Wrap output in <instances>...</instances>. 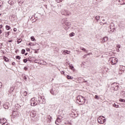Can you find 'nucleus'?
I'll list each match as a JSON object with an SVG mask.
<instances>
[{"label":"nucleus","mask_w":125,"mask_h":125,"mask_svg":"<svg viewBox=\"0 0 125 125\" xmlns=\"http://www.w3.org/2000/svg\"><path fill=\"white\" fill-rule=\"evenodd\" d=\"M111 87H113L114 90H118L119 89V83H113L111 84Z\"/></svg>","instance_id":"obj_4"},{"label":"nucleus","mask_w":125,"mask_h":125,"mask_svg":"<svg viewBox=\"0 0 125 125\" xmlns=\"http://www.w3.org/2000/svg\"><path fill=\"white\" fill-rule=\"evenodd\" d=\"M98 122L99 124H102V121L100 118L98 119Z\"/></svg>","instance_id":"obj_25"},{"label":"nucleus","mask_w":125,"mask_h":125,"mask_svg":"<svg viewBox=\"0 0 125 125\" xmlns=\"http://www.w3.org/2000/svg\"><path fill=\"white\" fill-rule=\"evenodd\" d=\"M84 83H87V81H84Z\"/></svg>","instance_id":"obj_62"},{"label":"nucleus","mask_w":125,"mask_h":125,"mask_svg":"<svg viewBox=\"0 0 125 125\" xmlns=\"http://www.w3.org/2000/svg\"><path fill=\"white\" fill-rule=\"evenodd\" d=\"M26 51H30V49L27 48L26 49Z\"/></svg>","instance_id":"obj_47"},{"label":"nucleus","mask_w":125,"mask_h":125,"mask_svg":"<svg viewBox=\"0 0 125 125\" xmlns=\"http://www.w3.org/2000/svg\"><path fill=\"white\" fill-rule=\"evenodd\" d=\"M66 78L68 80H73V79H74V77L69 75H67Z\"/></svg>","instance_id":"obj_15"},{"label":"nucleus","mask_w":125,"mask_h":125,"mask_svg":"<svg viewBox=\"0 0 125 125\" xmlns=\"http://www.w3.org/2000/svg\"><path fill=\"white\" fill-rule=\"evenodd\" d=\"M25 52H26V50H25V49L21 50V54H25Z\"/></svg>","instance_id":"obj_26"},{"label":"nucleus","mask_w":125,"mask_h":125,"mask_svg":"<svg viewBox=\"0 0 125 125\" xmlns=\"http://www.w3.org/2000/svg\"><path fill=\"white\" fill-rule=\"evenodd\" d=\"M10 90L11 91V92H12V91H13V90H14V87H13L11 88Z\"/></svg>","instance_id":"obj_41"},{"label":"nucleus","mask_w":125,"mask_h":125,"mask_svg":"<svg viewBox=\"0 0 125 125\" xmlns=\"http://www.w3.org/2000/svg\"><path fill=\"white\" fill-rule=\"evenodd\" d=\"M5 61L7 62L8 61V59L6 58V59H5Z\"/></svg>","instance_id":"obj_51"},{"label":"nucleus","mask_w":125,"mask_h":125,"mask_svg":"<svg viewBox=\"0 0 125 125\" xmlns=\"http://www.w3.org/2000/svg\"><path fill=\"white\" fill-rule=\"evenodd\" d=\"M95 19H96V20L97 21H98L99 20V19H100V16H96Z\"/></svg>","instance_id":"obj_21"},{"label":"nucleus","mask_w":125,"mask_h":125,"mask_svg":"<svg viewBox=\"0 0 125 125\" xmlns=\"http://www.w3.org/2000/svg\"><path fill=\"white\" fill-rule=\"evenodd\" d=\"M38 102L40 104H45V99H44V98H42V96L39 97Z\"/></svg>","instance_id":"obj_2"},{"label":"nucleus","mask_w":125,"mask_h":125,"mask_svg":"<svg viewBox=\"0 0 125 125\" xmlns=\"http://www.w3.org/2000/svg\"><path fill=\"white\" fill-rule=\"evenodd\" d=\"M64 24L65 25H66V26H68V28H70V27H71V22L65 21L64 22Z\"/></svg>","instance_id":"obj_12"},{"label":"nucleus","mask_w":125,"mask_h":125,"mask_svg":"<svg viewBox=\"0 0 125 125\" xmlns=\"http://www.w3.org/2000/svg\"><path fill=\"white\" fill-rule=\"evenodd\" d=\"M69 69H71V70L74 69V66L72 65H69Z\"/></svg>","instance_id":"obj_30"},{"label":"nucleus","mask_w":125,"mask_h":125,"mask_svg":"<svg viewBox=\"0 0 125 125\" xmlns=\"http://www.w3.org/2000/svg\"><path fill=\"white\" fill-rule=\"evenodd\" d=\"M28 61L27 60V59H23V62H24V63H27V62Z\"/></svg>","instance_id":"obj_39"},{"label":"nucleus","mask_w":125,"mask_h":125,"mask_svg":"<svg viewBox=\"0 0 125 125\" xmlns=\"http://www.w3.org/2000/svg\"><path fill=\"white\" fill-rule=\"evenodd\" d=\"M2 33V30H1V29H0V34H1Z\"/></svg>","instance_id":"obj_54"},{"label":"nucleus","mask_w":125,"mask_h":125,"mask_svg":"<svg viewBox=\"0 0 125 125\" xmlns=\"http://www.w3.org/2000/svg\"><path fill=\"white\" fill-rule=\"evenodd\" d=\"M17 112H14L13 113V116H14V115H15V114H16Z\"/></svg>","instance_id":"obj_49"},{"label":"nucleus","mask_w":125,"mask_h":125,"mask_svg":"<svg viewBox=\"0 0 125 125\" xmlns=\"http://www.w3.org/2000/svg\"><path fill=\"white\" fill-rule=\"evenodd\" d=\"M105 122H106V119H104V120L102 121V124H104V123H105Z\"/></svg>","instance_id":"obj_43"},{"label":"nucleus","mask_w":125,"mask_h":125,"mask_svg":"<svg viewBox=\"0 0 125 125\" xmlns=\"http://www.w3.org/2000/svg\"><path fill=\"white\" fill-rule=\"evenodd\" d=\"M31 40L33 42H35V41H36V39H35V37H34V36H32L30 38Z\"/></svg>","instance_id":"obj_22"},{"label":"nucleus","mask_w":125,"mask_h":125,"mask_svg":"<svg viewBox=\"0 0 125 125\" xmlns=\"http://www.w3.org/2000/svg\"><path fill=\"white\" fill-rule=\"evenodd\" d=\"M24 55H25V56H26V55H28V53H26L24 54Z\"/></svg>","instance_id":"obj_57"},{"label":"nucleus","mask_w":125,"mask_h":125,"mask_svg":"<svg viewBox=\"0 0 125 125\" xmlns=\"http://www.w3.org/2000/svg\"><path fill=\"white\" fill-rule=\"evenodd\" d=\"M58 92H59V91L58 90L56 89V90H52L50 91V93L52 94L53 95H57L58 94Z\"/></svg>","instance_id":"obj_7"},{"label":"nucleus","mask_w":125,"mask_h":125,"mask_svg":"<svg viewBox=\"0 0 125 125\" xmlns=\"http://www.w3.org/2000/svg\"><path fill=\"white\" fill-rule=\"evenodd\" d=\"M16 59H18L19 60H20V59H21V57H20L19 56H16Z\"/></svg>","instance_id":"obj_29"},{"label":"nucleus","mask_w":125,"mask_h":125,"mask_svg":"<svg viewBox=\"0 0 125 125\" xmlns=\"http://www.w3.org/2000/svg\"><path fill=\"white\" fill-rule=\"evenodd\" d=\"M6 29L8 30H10V29H11V27H10V26L8 25H6Z\"/></svg>","instance_id":"obj_24"},{"label":"nucleus","mask_w":125,"mask_h":125,"mask_svg":"<svg viewBox=\"0 0 125 125\" xmlns=\"http://www.w3.org/2000/svg\"><path fill=\"white\" fill-rule=\"evenodd\" d=\"M32 45H36V44H33V43H32Z\"/></svg>","instance_id":"obj_63"},{"label":"nucleus","mask_w":125,"mask_h":125,"mask_svg":"<svg viewBox=\"0 0 125 125\" xmlns=\"http://www.w3.org/2000/svg\"><path fill=\"white\" fill-rule=\"evenodd\" d=\"M113 106H114L115 108H119V105L115 104H113Z\"/></svg>","instance_id":"obj_34"},{"label":"nucleus","mask_w":125,"mask_h":125,"mask_svg":"<svg viewBox=\"0 0 125 125\" xmlns=\"http://www.w3.org/2000/svg\"><path fill=\"white\" fill-rule=\"evenodd\" d=\"M61 117V116H59L58 117V118L56 120L55 124L56 125H59V123L61 122L62 120H61V119H60Z\"/></svg>","instance_id":"obj_8"},{"label":"nucleus","mask_w":125,"mask_h":125,"mask_svg":"<svg viewBox=\"0 0 125 125\" xmlns=\"http://www.w3.org/2000/svg\"><path fill=\"white\" fill-rule=\"evenodd\" d=\"M9 36V32H7V33H6L5 34V37L6 38H7V37H8Z\"/></svg>","instance_id":"obj_31"},{"label":"nucleus","mask_w":125,"mask_h":125,"mask_svg":"<svg viewBox=\"0 0 125 125\" xmlns=\"http://www.w3.org/2000/svg\"><path fill=\"white\" fill-rule=\"evenodd\" d=\"M69 53H70V51L68 50H64L63 52V54H69Z\"/></svg>","instance_id":"obj_16"},{"label":"nucleus","mask_w":125,"mask_h":125,"mask_svg":"<svg viewBox=\"0 0 125 125\" xmlns=\"http://www.w3.org/2000/svg\"><path fill=\"white\" fill-rule=\"evenodd\" d=\"M119 101L120 102H123V103H125V99H120Z\"/></svg>","instance_id":"obj_23"},{"label":"nucleus","mask_w":125,"mask_h":125,"mask_svg":"<svg viewBox=\"0 0 125 125\" xmlns=\"http://www.w3.org/2000/svg\"><path fill=\"white\" fill-rule=\"evenodd\" d=\"M23 95L24 96H27V95H28V92H27L26 91H24L23 92Z\"/></svg>","instance_id":"obj_18"},{"label":"nucleus","mask_w":125,"mask_h":125,"mask_svg":"<svg viewBox=\"0 0 125 125\" xmlns=\"http://www.w3.org/2000/svg\"><path fill=\"white\" fill-rule=\"evenodd\" d=\"M19 2H20V3H23V2L19 0Z\"/></svg>","instance_id":"obj_55"},{"label":"nucleus","mask_w":125,"mask_h":125,"mask_svg":"<svg viewBox=\"0 0 125 125\" xmlns=\"http://www.w3.org/2000/svg\"><path fill=\"white\" fill-rule=\"evenodd\" d=\"M61 74H65V72L64 71H61Z\"/></svg>","instance_id":"obj_44"},{"label":"nucleus","mask_w":125,"mask_h":125,"mask_svg":"<svg viewBox=\"0 0 125 125\" xmlns=\"http://www.w3.org/2000/svg\"><path fill=\"white\" fill-rule=\"evenodd\" d=\"M52 120V117L50 116V115H48L47 116L46 122L48 124H50L51 122V120Z\"/></svg>","instance_id":"obj_9"},{"label":"nucleus","mask_w":125,"mask_h":125,"mask_svg":"<svg viewBox=\"0 0 125 125\" xmlns=\"http://www.w3.org/2000/svg\"><path fill=\"white\" fill-rule=\"evenodd\" d=\"M100 25H103V24H103V23H102V22H100Z\"/></svg>","instance_id":"obj_61"},{"label":"nucleus","mask_w":125,"mask_h":125,"mask_svg":"<svg viewBox=\"0 0 125 125\" xmlns=\"http://www.w3.org/2000/svg\"><path fill=\"white\" fill-rule=\"evenodd\" d=\"M16 31H17V28H14V32H16Z\"/></svg>","instance_id":"obj_48"},{"label":"nucleus","mask_w":125,"mask_h":125,"mask_svg":"<svg viewBox=\"0 0 125 125\" xmlns=\"http://www.w3.org/2000/svg\"><path fill=\"white\" fill-rule=\"evenodd\" d=\"M107 41H108V37H104L102 40V42H107Z\"/></svg>","instance_id":"obj_10"},{"label":"nucleus","mask_w":125,"mask_h":125,"mask_svg":"<svg viewBox=\"0 0 125 125\" xmlns=\"http://www.w3.org/2000/svg\"><path fill=\"white\" fill-rule=\"evenodd\" d=\"M22 42V39H19L18 40V41H17V42H18V44H19V43H20V42Z\"/></svg>","instance_id":"obj_28"},{"label":"nucleus","mask_w":125,"mask_h":125,"mask_svg":"<svg viewBox=\"0 0 125 125\" xmlns=\"http://www.w3.org/2000/svg\"><path fill=\"white\" fill-rule=\"evenodd\" d=\"M87 55H92V53H88L87 54L85 55V56H87Z\"/></svg>","instance_id":"obj_37"},{"label":"nucleus","mask_w":125,"mask_h":125,"mask_svg":"<svg viewBox=\"0 0 125 125\" xmlns=\"http://www.w3.org/2000/svg\"><path fill=\"white\" fill-rule=\"evenodd\" d=\"M12 65H15V62H12Z\"/></svg>","instance_id":"obj_58"},{"label":"nucleus","mask_w":125,"mask_h":125,"mask_svg":"<svg viewBox=\"0 0 125 125\" xmlns=\"http://www.w3.org/2000/svg\"><path fill=\"white\" fill-rule=\"evenodd\" d=\"M64 124H65V125H69V124H70V123H69V122H68L65 123Z\"/></svg>","instance_id":"obj_50"},{"label":"nucleus","mask_w":125,"mask_h":125,"mask_svg":"<svg viewBox=\"0 0 125 125\" xmlns=\"http://www.w3.org/2000/svg\"><path fill=\"white\" fill-rule=\"evenodd\" d=\"M112 65H116L118 63V59L117 58H112L110 59Z\"/></svg>","instance_id":"obj_3"},{"label":"nucleus","mask_w":125,"mask_h":125,"mask_svg":"<svg viewBox=\"0 0 125 125\" xmlns=\"http://www.w3.org/2000/svg\"><path fill=\"white\" fill-rule=\"evenodd\" d=\"M70 37H74L75 36V33L74 32H72L69 34Z\"/></svg>","instance_id":"obj_27"},{"label":"nucleus","mask_w":125,"mask_h":125,"mask_svg":"<svg viewBox=\"0 0 125 125\" xmlns=\"http://www.w3.org/2000/svg\"><path fill=\"white\" fill-rule=\"evenodd\" d=\"M104 24H107V22H105L104 23H103V25H104Z\"/></svg>","instance_id":"obj_64"},{"label":"nucleus","mask_w":125,"mask_h":125,"mask_svg":"<svg viewBox=\"0 0 125 125\" xmlns=\"http://www.w3.org/2000/svg\"><path fill=\"white\" fill-rule=\"evenodd\" d=\"M32 44H33V43H29L28 44V45H32Z\"/></svg>","instance_id":"obj_53"},{"label":"nucleus","mask_w":125,"mask_h":125,"mask_svg":"<svg viewBox=\"0 0 125 125\" xmlns=\"http://www.w3.org/2000/svg\"><path fill=\"white\" fill-rule=\"evenodd\" d=\"M117 52H120V49H117Z\"/></svg>","instance_id":"obj_56"},{"label":"nucleus","mask_w":125,"mask_h":125,"mask_svg":"<svg viewBox=\"0 0 125 125\" xmlns=\"http://www.w3.org/2000/svg\"><path fill=\"white\" fill-rule=\"evenodd\" d=\"M101 117H103V118H104V119H105V117L104 116H100L99 118H101Z\"/></svg>","instance_id":"obj_60"},{"label":"nucleus","mask_w":125,"mask_h":125,"mask_svg":"<svg viewBox=\"0 0 125 125\" xmlns=\"http://www.w3.org/2000/svg\"><path fill=\"white\" fill-rule=\"evenodd\" d=\"M117 48L118 49H120V48H121V44H117Z\"/></svg>","instance_id":"obj_32"},{"label":"nucleus","mask_w":125,"mask_h":125,"mask_svg":"<svg viewBox=\"0 0 125 125\" xmlns=\"http://www.w3.org/2000/svg\"><path fill=\"white\" fill-rule=\"evenodd\" d=\"M2 87V84L1 83H0V88H1V87Z\"/></svg>","instance_id":"obj_46"},{"label":"nucleus","mask_w":125,"mask_h":125,"mask_svg":"<svg viewBox=\"0 0 125 125\" xmlns=\"http://www.w3.org/2000/svg\"><path fill=\"white\" fill-rule=\"evenodd\" d=\"M30 102L31 106H36V105H38V104L36 103V98H32Z\"/></svg>","instance_id":"obj_5"},{"label":"nucleus","mask_w":125,"mask_h":125,"mask_svg":"<svg viewBox=\"0 0 125 125\" xmlns=\"http://www.w3.org/2000/svg\"><path fill=\"white\" fill-rule=\"evenodd\" d=\"M77 100L80 102V105H83L85 103V98L82 95H79L77 97Z\"/></svg>","instance_id":"obj_1"},{"label":"nucleus","mask_w":125,"mask_h":125,"mask_svg":"<svg viewBox=\"0 0 125 125\" xmlns=\"http://www.w3.org/2000/svg\"><path fill=\"white\" fill-rule=\"evenodd\" d=\"M24 69L25 70V71H27V70H28V67H24Z\"/></svg>","instance_id":"obj_42"},{"label":"nucleus","mask_w":125,"mask_h":125,"mask_svg":"<svg viewBox=\"0 0 125 125\" xmlns=\"http://www.w3.org/2000/svg\"><path fill=\"white\" fill-rule=\"evenodd\" d=\"M8 3L9 4H10L11 5H13L14 4V2L12 1V0H10L8 1Z\"/></svg>","instance_id":"obj_13"},{"label":"nucleus","mask_w":125,"mask_h":125,"mask_svg":"<svg viewBox=\"0 0 125 125\" xmlns=\"http://www.w3.org/2000/svg\"><path fill=\"white\" fill-rule=\"evenodd\" d=\"M120 4H125V0H119Z\"/></svg>","instance_id":"obj_14"},{"label":"nucleus","mask_w":125,"mask_h":125,"mask_svg":"<svg viewBox=\"0 0 125 125\" xmlns=\"http://www.w3.org/2000/svg\"><path fill=\"white\" fill-rule=\"evenodd\" d=\"M62 0H56V1H57V2H61Z\"/></svg>","instance_id":"obj_38"},{"label":"nucleus","mask_w":125,"mask_h":125,"mask_svg":"<svg viewBox=\"0 0 125 125\" xmlns=\"http://www.w3.org/2000/svg\"><path fill=\"white\" fill-rule=\"evenodd\" d=\"M36 112H31L30 113V116L31 117H32V118H35V116H36Z\"/></svg>","instance_id":"obj_11"},{"label":"nucleus","mask_w":125,"mask_h":125,"mask_svg":"<svg viewBox=\"0 0 125 125\" xmlns=\"http://www.w3.org/2000/svg\"><path fill=\"white\" fill-rule=\"evenodd\" d=\"M58 50H59V49H58V47H56V48L54 49V51H58Z\"/></svg>","instance_id":"obj_36"},{"label":"nucleus","mask_w":125,"mask_h":125,"mask_svg":"<svg viewBox=\"0 0 125 125\" xmlns=\"http://www.w3.org/2000/svg\"><path fill=\"white\" fill-rule=\"evenodd\" d=\"M11 93H12V92H11V90L9 91V92L8 93V95H11Z\"/></svg>","instance_id":"obj_35"},{"label":"nucleus","mask_w":125,"mask_h":125,"mask_svg":"<svg viewBox=\"0 0 125 125\" xmlns=\"http://www.w3.org/2000/svg\"><path fill=\"white\" fill-rule=\"evenodd\" d=\"M3 107L4 109H9V108H10V104L9 103H5L4 104Z\"/></svg>","instance_id":"obj_6"},{"label":"nucleus","mask_w":125,"mask_h":125,"mask_svg":"<svg viewBox=\"0 0 125 125\" xmlns=\"http://www.w3.org/2000/svg\"><path fill=\"white\" fill-rule=\"evenodd\" d=\"M63 15H66V16H69L71 15V13L70 12H66Z\"/></svg>","instance_id":"obj_17"},{"label":"nucleus","mask_w":125,"mask_h":125,"mask_svg":"<svg viewBox=\"0 0 125 125\" xmlns=\"http://www.w3.org/2000/svg\"><path fill=\"white\" fill-rule=\"evenodd\" d=\"M13 42V41L12 40L8 41V42Z\"/></svg>","instance_id":"obj_45"},{"label":"nucleus","mask_w":125,"mask_h":125,"mask_svg":"<svg viewBox=\"0 0 125 125\" xmlns=\"http://www.w3.org/2000/svg\"><path fill=\"white\" fill-rule=\"evenodd\" d=\"M4 121H6V119H4V118L3 119L1 120V124L2 123L1 122H3L5 123Z\"/></svg>","instance_id":"obj_40"},{"label":"nucleus","mask_w":125,"mask_h":125,"mask_svg":"<svg viewBox=\"0 0 125 125\" xmlns=\"http://www.w3.org/2000/svg\"><path fill=\"white\" fill-rule=\"evenodd\" d=\"M95 99H99V97L96 95L95 96Z\"/></svg>","instance_id":"obj_33"},{"label":"nucleus","mask_w":125,"mask_h":125,"mask_svg":"<svg viewBox=\"0 0 125 125\" xmlns=\"http://www.w3.org/2000/svg\"><path fill=\"white\" fill-rule=\"evenodd\" d=\"M23 79H24V80H27V77H26V76H24V77H23Z\"/></svg>","instance_id":"obj_52"},{"label":"nucleus","mask_w":125,"mask_h":125,"mask_svg":"<svg viewBox=\"0 0 125 125\" xmlns=\"http://www.w3.org/2000/svg\"><path fill=\"white\" fill-rule=\"evenodd\" d=\"M37 61H38V60H37L35 61V63H38V62H37Z\"/></svg>","instance_id":"obj_59"},{"label":"nucleus","mask_w":125,"mask_h":125,"mask_svg":"<svg viewBox=\"0 0 125 125\" xmlns=\"http://www.w3.org/2000/svg\"><path fill=\"white\" fill-rule=\"evenodd\" d=\"M1 123H2V125H9L7 122H1Z\"/></svg>","instance_id":"obj_20"},{"label":"nucleus","mask_w":125,"mask_h":125,"mask_svg":"<svg viewBox=\"0 0 125 125\" xmlns=\"http://www.w3.org/2000/svg\"><path fill=\"white\" fill-rule=\"evenodd\" d=\"M81 50H83V51H84V52H86V53H87V51L86 50V49H85V48H83V47H82L81 48Z\"/></svg>","instance_id":"obj_19"}]
</instances>
